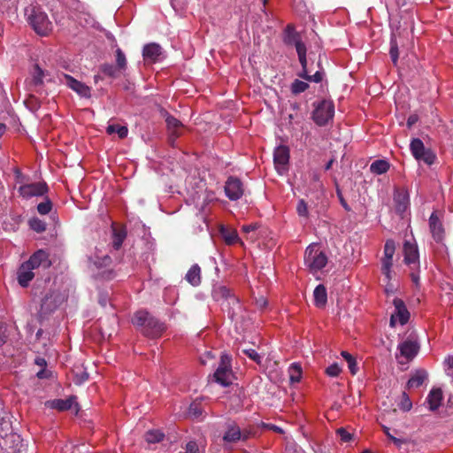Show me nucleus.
<instances>
[{"label":"nucleus","instance_id":"4468645a","mask_svg":"<svg viewBox=\"0 0 453 453\" xmlns=\"http://www.w3.org/2000/svg\"><path fill=\"white\" fill-rule=\"evenodd\" d=\"M63 302V297L57 292H50L47 294L42 300L41 303V315H47L54 311Z\"/></svg>","mask_w":453,"mask_h":453},{"label":"nucleus","instance_id":"39448f33","mask_svg":"<svg viewBox=\"0 0 453 453\" xmlns=\"http://www.w3.org/2000/svg\"><path fill=\"white\" fill-rule=\"evenodd\" d=\"M213 378L215 381L223 387L231 385L235 380L234 374L231 368V357L227 354H222L220 363L216 369Z\"/></svg>","mask_w":453,"mask_h":453},{"label":"nucleus","instance_id":"4d7b16f0","mask_svg":"<svg viewBox=\"0 0 453 453\" xmlns=\"http://www.w3.org/2000/svg\"><path fill=\"white\" fill-rule=\"evenodd\" d=\"M183 453H199L198 445L196 441H190L186 444Z\"/></svg>","mask_w":453,"mask_h":453},{"label":"nucleus","instance_id":"09e8293b","mask_svg":"<svg viewBox=\"0 0 453 453\" xmlns=\"http://www.w3.org/2000/svg\"><path fill=\"white\" fill-rule=\"evenodd\" d=\"M395 251V245L394 241L388 240L384 246V257H393Z\"/></svg>","mask_w":453,"mask_h":453},{"label":"nucleus","instance_id":"72a5a7b5","mask_svg":"<svg viewBox=\"0 0 453 453\" xmlns=\"http://www.w3.org/2000/svg\"><path fill=\"white\" fill-rule=\"evenodd\" d=\"M392 265H393V257H383V258L381 259V271L388 281H389L392 278V276H391Z\"/></svg>","mask_w":453,"mask_h":453},{"label":"nucleus","instance_id":"7c9ffc66","mask_svg":"<svg viewBox=\"0 0 453 453\" xmlns=\"http://www.w3.org/2000/svg\"><path fill=\"white\" fill-rule=\"evenodd\" d=\"M389 169V163L386 160H375L370 165V171L375 174H382Z\"/></svg>","mask_w":453,"mask_h":453},{"label":"nucleus","instance_id":"4be33fe9","mask_svg":"<svg viewBox=\"0 0 453 453\" xmlns=\"http://www.w3.org/2000/svg\"><path fill=\"white\" fill-rule=\"evenodd\" d=\"M164 117L165 118V122L167 125L168 131L170 133L171 138L176 139L181 134V129L183 127L182 123L171 116L167 112L164 113Z\"/></svg>","mask_w":453,"mask_h":453},{"label":"nucleus","instance_id":"774afa93","mask_svg":"<svg viewBox=\"0 0 453 453\" xmlns=\"http://www.w3.org/2000/svg\"><path fill=\"white\" fill-rule=\"evenodd\" d=\"M266 304L267 302L264 297H260L259 299L257 300V305L259 306L260 308L265 307Z\"/></svg>","mask_w":453,"mask_h":453},{"label":"nucleus","instance_id":"e433bc0d","mask_svg":"<svg viewBox=\"0 0 453 453\" xmlns=\"http://www.w3.org/2000/svg\"><path fill=\"white\" fill-rule=\"evenodd\" d=\"M203 412L201 403L196 400L190 403L188 408V416L193 418H199Z\"/></svg>","mask_w":453,"mask_h":453},{"label":"nucleus","instance_id":"f03ea898","mask_svg":"<svg viewBox=\"0 0 453 453\" xmlns=\"http://www.w3.org/2000/svg\"><path fill=\"white\" fill-rule=\"evenodd\" d=\"M26 15L29 25L39 35H48L52 31V23L40 7L30 6L27 8Z\"/></svg>","mask_w":453,"mask_h":453},{"label":"nucleus","instance_id":"f3484780","mask_svg":"<svg viewBox=\"0 0 453 453\" xmlns=\"http://www.w3.org/2000/svg\"><path fill=\"white\" fill-rule=\"evenodd\" d=\"M428 223L430 233L434 240L437 242H441L444 238V227L436 211L431 214Z\"/></svg>","mask_w":453,"mask_h":453},{"label":"nucleus","instance_id":"37998d69","mask_svg":"<svg viewBox=\"0 0 453 453\" xmlns=\"http://www.w3.org/2000/svg\"><path fill=\"white\" fill-rule=\"evenodd\" d=\"M29 226H30L31 229H33L34 231H35L37 233H42L46 229L45 222L37 218H34V219H30Z\"/></svg>","mask_w":453,"mask_h":453},{"label":"nucleus","instance_id":"a211bd4d","mask_svg":"<svg viewBox=\"0 0 453 453\" xmlns=\"http://www.w3.org/2000/svg\"><path fill=\"white\" fill-rule=\"evenodd\" d=\"M283 42L287 45L295 46L296 50L299 46H305L301 40L299 33L296 31L295 27L291 24L288 25L283 32Z\"/></svg>","mask_w":453,"mask_h":453},{"label":"nucleus","instance_id":"c85d7f7f","mask_svg":"<svg viewBox=\"0 0 453 453\" xmlns=\"http://www.w3.org/2000/svg\"><path fill=\"white\" fill-rule=\"evenodd\" d=\"M289 380L291 384L299 382L302 378V368L299 364L293 363L290 365L288 370Z\"/></svg>","mask_w":453,"mask_h":453},{"label":"nucleus","instance_id":"b1692460","mask_svg":"<svg viewBox=\"0 0 453 453\" xmlns=\"http://www.w3.org/2000/svg\"><path fill=\"white\" fill-rule=\"evenodd\" d=\"M242 438V431L235 422L227 423L226 431L223 436V440L226 442H236Z\"/></svg>","mask_w":453,"mask_h":453},{"label":"nucleus","instance_id":"69168bd1","mask_svg":"<svg viewBox=\"0 0 453 453\" xmlns=\"http://www.w3.org/2000/svg\"><path fill=\"white\" fill-rule=\"evenodd\" d=\"M397 448H401L403 444L406 443L407 441L405 439L391 437L390 440Z\"/></svg>","mask_w":453,"mask_h":453},{"label":"nucleus","instance_id":"c9c22d12","mask_svg":"<svg viewBox=\"0 0 453 453\" xmlns=\"http://www.w3.org/2000/svg\"><path fill=\"white\" fill-rule=\"evenodd\" d=\"M107 133L109 134H117L119 138H125L128 134V129L125 126L109 125L107 127Z\"/></svg>","mask_w":453,"mask_h":453},{"label":"nucleus","instance_id":"1a4fd4ad","mask_svg":"<svg viewBox=\"0 0 453 453\" xmlns=\"http://www.w3.org/2000/svg\"><path fill=\"white\" fill-rule=\"evenodd\" d=\"M398 350L400 352V356H397L399 362H408L417 356L419 350V344L416 340L408 339L398 345Z\"/></svg>","mask_w":453,"mask_h":453},{"label":"nucleus","instance_id":"5701e85b","mask_svg":"<svg viewBox=\"0 0 453 453\" xmlns=\"http://www.w3.org/2000/svg\"><path fill=\"white\" fill-rule=\"evenodd\" d=\"M404 262L407 265L416 264L418 260V250L416 244L405 242L403 244Z\"/></svg>","mask_w":453,"mask_h":453},{"label":"nucleus","instance_id":"393cba45","mask_svg":"<svg viewBox=\"0 0 453 453\" xmlns=\"http://www.w3.org/2000/svg\"><path fill=\"white\" fill-rule=\"evenodd\" d=\"M186 280L193 287H197L201 283V269L197 264L193 265L185 276Z\"/></svg>","mask_w":453,"mask_h":453},{"label":"nucleus","instance_id":"0e129e2a","mask_svg":"<svg viewBox=\"0 0 453 453\" xmlns=\"http://www.w3.org/2000/svg\"><path fill=\"white\" fill-rule=\"evenodd\" d=\"M257 228V224H250V225H243L242 229L244 233L250 234V232H254Z\"/></svg>","mask_w":453,"mask_h":453},{"label":"nucleus","instance_id":"7ed1b4c3","mask_svg":"<svg viewBox=\"0 0 453 453\" xmlns=\"http://www.w3.org/2000/svg\"><path fill=\"white\" fill-rule=\"evenodd\" d=\"M212 296L217 302L221 303L223 309L228 310V316L232 319L241 310L238 298L226 286L215 287L212 290Z\"/></svg>","mask_w":453,"mask_h":453},{"label":"nucleus","instance_id":"2f4dec72","mask_svg":"<svg viewBox=\"0 0 453 453\" xmlns=\"http://www.w3.org/2000/svg\"><path fill=\"white\" fill-rule=\"evenodd\" d=\"M391 405H394L393 401L396 403V408L402 411H409L412 408L411 398H388Z\"/></svg>","mask_w":453,"mask_h":453},{"label":"nucleus","instance_id":"20e7f679","mask_svg":"<svg viewBox=\"0 0 453 453\" xmlns=\"http://www.w3.org/2000/svg\"><path fill=\"white\" fill-rule=\"evenodd\" d=\"M304 263L312 273H317L327 264V257L317 243H311L305 250Z\"/></svg>","mask_w":453,"mask_h":453},{"label":"nucleus","instance_id":"603ef678","mask_svg":"<svg viewBox=\"0 0 453 453\" xmlns=\"http://www.w3.org/2000/svg\"><path fill=\"white\" fill-rule=\"evenodd\" d=\"M336 434L339 435L342 442H349L352 440V434L349 433L344 427H340L336 430Z\"/></svg>","mask_w":453,"mask_h":453},{"label":"nucleus","instance_id":"f704fd0d","mask_svg":"<svg viewBox=\"0 0 453 453\" xmlns=\"http://www.w3.org/2000/svg\"><path fill=\"white\" fill-rule=\"evenodd\" d=\"M341 356L348 363V367H349L350 372L352 374H356L358 371V366H357L355 357L351 354H349V352L344 351V350L341 352Z\"/></svg>","mask_w":453,"mask_h":453},{"label":"nucleus","instance_id":"680f3d73","mask_svg":"<svg viewBox=\"0 0 453 453\" xmlns=\"http://www.w3.org/2000/svg\"><path fill=\"white\" fill-rule=\"evenodd\" d=\"M443 391L440 387H434L427 396H442Z\"/></svg>","mask_w":453,"mask_h":453},{"label":"nucleus","instance_id":"473e14b6","mask_svg":"<svg viewBox=\"0 0 453 453\" xmlns=\"http://www.w3.org/2000/svg\"><path fill=\"white\" fill-rule=\"evenodd\" d=\"M144 438L148 443H157L163 441L165 434L160 430H150L146 432Z\"/></svg>","mask_w":453,"mask_h":453},{"label":"nucleus","instance_id":"423d86ee","mask_svg":"<svg viewBox=\"0 0 453 453\" xmlns=\"http://www.w3.org/2000/svg\"><path fill=\"white\" fill-rule=\"evenodd\" d=\"M16 173V182L18 184H20L18 191L20 196H22L24 199H30L35 196H43L47 192V186L43 182H36V183H30V184H24V179L25 177L22 175V173L17 170L15 172Z\"/></svg>","mask_w":453,"mask_h":453},{"label":"nucleus","instance_id":"de8ad7c7","mask_svg":"<svg viewBox=\"0 0 453 453\" xmlns=\"http://www.w3.org/2000/svg\"><path fill=\"white\" fill-rule=\"evenodd\" d=\"M296 212L299 217L307 219L309 217L308 205L303 199H300L296 205Z\"/></svg>","mask_w":453,"mask_h":453},{"label":"nucleus","instance_id":"bb28decb","mask_svg":"<svg viewBox=\"0 0 453 453\" xmlns=\"http://www.w3.org/2000/svg\"><path fill=\"white\" fill-rule=\"evenodd\" d=\"M151 316L146 311H138L134 313V318L132 319L133 324L138 327L142 333L143 332V327L147 325L150 319H151Z\"/></svg>","mask_w":453,"mask_h":453},{"label":"nucleus","instance_id":"58836bf2","mask_svg":"<svg viewBox=\"0 0 453 453\" xmlns=\"http://www.w3.org/2000/svg\"><path fill=\"white\" fill-rule=\"evenodd\" d=\"M309 85L307 82L300 81V80H295L291 84V92L295 95L300 94L302 92H304L308 88Z\"/></svg>","mask_w":453,"mask_h":453},{"label":"nucleus","instance_id":"8fccbe9b","mask_svg":"<svg viewBox=\"0 0 453 453\" xmlns=\"http://www.w3.org/2000/svg\"><path fill=\"white\" fill-rule=\"evenodd\" d=\"M443 398H427L425 402V405H427L430 411H436L441 404Z\"/></svg>","mask_w":453,"mask_h":453},{"label":"nucleus","instance_id":"4c0bfd02","mask_svg":"<svg viewBox=\"0 0 453 453\" xmlns=\"http://www.w3.org/2000/svg\"><path fill=\"white\" fill-rule=\"evenodd\" d=\"M91 262L96 269L100 270L103 267L110 265L111 259L108 255H103L102 257H96Z\"/></svg>","mask_w":453,"mask_h":453},{"label":"nucleus","instance_id":"49530a36","mask_svg":"<svg viewBox=\"0 0 453 453\" xmlns=\"http://www.w3.org/2000/svg\"><path fill=\"white\" fill-rule=\"evenodd\" d=\"M52 209V203L46 198L37 205V211L41 215H47Z\"/></svg>","mask_w":453,"mask_h":453},{"label":"nucleus","instance_id":"9b49d317","mask_svg":"<svg viewBox=\"0 0 453 453\" xmlns=\"http://www.w3.org/2000/svg\"><path fill=\"white\" fill-rule=\"evenodd\" d=\"M75 398H66L65 400L61 398H54L52 400L46 401L44 403L45 407L50 409H56L59 411L72 410L75 415L80 411V405L74 402Z\"/></svg>","mask_w":453,"mask_h":453},{"label":"nucleus","instance_id":"dca6fc26","mask_svg":"<svg viewBox=\"0 0 453 453\" xmlns=\"http://www.w3.org/2000/svg\"><path fill=\"white\" fill-rule=\"evenodd\" d=\"M64 78L67 87L75 91L80 96L84 98H89L91 96V88L88 86L68 74H65Z\"/></svg>","mask_w":453,"mask_h":453},{"label":"nucleus","instance_id":"a878e982","mask_svg":"<svg viewBox=\"0 0 453 453\" xmlns=\"http://www.w3.org/2000/svg\"><path fill=\"white\" fill-rule=\"evenodd\" d=\"M313 296L314 303L317 307L321 308L326 305L327 302V293L324 285L319 284L315 288L313 291Z\"/></svg>","mask_w":453,"mask_h":453},{"label":"nucleus","instance_id":"c756f323","mask_svg":"<svg viewBox=\"0 0 453 453\" xmlns=\"http://www.w3.org/2000/svg\"><path fill=\"white\" fill-rule=\"evenodd\" d=\"M35 364L41 368L36 372V376L39 379H48L51 376V372L46 368L47 362L43 357H36Z\"/></svg>","mask_w":453,"mask_h":453},{"label":"nucleus","instance_id":"5fc2aeb1","mask_svg":"<svg viewBox=\"0 0 453 453\" xmlns=\"http://www.w3.org/2000/svg\"><path fill=\"white\" fill-rule=\"evenodd\" d=\"M390 57L393 63L395 65L398 59V47L396 42L393 39L391 40Z\"/></svg>","mask_w":453,"mask_h":453},{"label":"nucleus","instance_id":"a18cd8bd","mask_svg":"<svg viewBox=\"0 0 453 453\" xmlns=\"http://www.w3.org/2000/svg\"><path fill=\"white\" fill-rule=\"evenodd\" d=\"M101 72L109 76V77H117L118 71H119L116 66L111 64H104L100 67Z\"/></svg>","mask_w":453,"mask_h":453},{"label":"nucleus","instance_id":"052dcab7","mask_svg":"<svg viewBox=\"0 0 453 453\" xmlns=\"http://www.w3.org/2000/svg\"><path fill=\"white\" fill-rule=\"evenodd\" d=\"M261 426L263 427H265L267 429L273 430V431H274L276 433H279V434H283L284 433L282 428H280L278 426L273 425V424H266V423L262 422Z\"/></svg>","mask_w":453,"mask_h":453},{"label":"nucleus","instance_id":"e2e57ef3","mask_svg":"<svg viewBox=\"0 0 453 453\" xmlns=\"http://www.w3.org/2000/svg\"><path fill=\"white\" fill-rule=\"evenodd\" d=\"M88 378V374L86 372H81V374H76L75 376V382L77 384H81L84 381H86Z\"/></svg>","mask_w":453,"mask_h":453},{"label":"nucleus","instance_id":"bf43d9fd","mask_svg":"<svg viewBox=\"0 0 453 453\" xmlns=\"http://www.w3.org/2000/svg\"><path fill=\"white\" fill-rule=\"evenodd\" d=\"M26 104L29 107V109L33 111H35L39 109L40 105L36 99L35 97H30L27 101H26Z\"/></svg>","mask_w":453,"mask_h":453},{"label":"nucleus","instance_id":"2eb2a0df","mask_svg":"<svg viewBox=\"0 0 453 453\" xmlns=\"http://www.w3.org/2000/svg\"><path fill=\"white\" fill-rule=\"evenodd\" d=\"M395 211L401 216L407 211L410 206V196L406 189H395L394 192Z\"/></svg>","mask_w":453,"mask_h":453},{"label":"nucleus","instance_id":"aec40b11","mask_svg":"<svg viewBox=\"0 0 453 453\" xmlns=\"http://www.w3.org/2000/svg\"><path fill=\"white\" fill-rule=\"evenodd\" d=\"M428 377V373L424 369H418L411 372L407 381V388L409 390L419 388Z\"/></svg>","mask_w":453,"mask_h":453},{"label":"nucleus","instance_id":"6ab92c4d","mask_svg":"<svg viewBox=\"0 0 453 453\" xmlns=\"http://www.w3.org/2000/svg\"><path fill=\"white\" fill-rule=\"evenodd\" d=\"M165 327L164 324L160 323L155 318H151L147 325L143 327L142 334L150 338L159 337L165 331Z\"/></svg>","mask_w":453,"mask_h":453},{"label":"nucleus","instance_id":"f8f14e48","mask_svg":"<svg viewBox=\"0 0 453 453\" xmlns=\"http://www.w3.org/2000/svg\"><path fill=\"white\" fill-rule=\"evenodd\" d=\"M395 312L390 318V326H395L396 324L404 325L408 322L410 313L407 311L404 303L398 298L394 299Z\"/></svg>","mask_w":453,"mask_h":453},{"label":"nucleus","instance_id":"6e6d98bb","mask_svg":"<svg viewBox=\"0 0 453 453\" xmlns=\"http://www.w3.org/2000/svg\"><path fill=\"white\" fill-rule=\"evenodd\" d=\"M243 352L257 364L261 363V356L253 349H244Z\"/></svg>","mask_w":453,"mask_h":453},{"label":"nucleus","instance_id":"6e6552de","mask_svg":"<svg viewBox=\"0 0 453 453\" xmlns=\"http://www.w3.org/2000/svg\"><path fill=\"white\" fill-rule=\"evenodd\" d=\"M410 149L416 159L423 161L427 165H432L434 163L435 159L434 154L425 148L424 143L420 139H412L410 144Z\"/></svg>","mask_w":453,"mask_h":453},{"label":"nucleus","instance_id":"ddd939ff","mask_svg":"<svg viewBox=\"0 0 453 453\" xmlns=\"http://www.w3.org/2000/svg\"><path fill=\"white\" fill-rule=\"evenodd\" d=\"M225 193L232 201L240 199L244 193L242 182L236 177H229L225 184Z\"/></svg>","mask_w":453,"mask_h":453},{"label":"nucleus","instance_id":"9d476101","mask_svg":"<svg viewBox=\"0 0 453 453\" xmlns=\"http://www.w3.org/2000/svg\"><path fill=\"white\" fill-rule=\"evenodd\" d=\"M289 161V150L287 146L280 145L274 150L273 163L276 171L280 174H283L288 171Z\"/></svg>","mask_w":453,"mask_h":453},{"label":"nucleus","instance_id":"0eeeda50","mask_svg":"<svg viewBox=\"0 0 453 453\" xmlns=\"http://www.w3.org/2000/svg\"><path fill=\"white\" fill-rule=\"evenodd\" d=\"M312 119L318 126H325L334 115V105L331 100H321L313 104Z\"/></svg>","mask_w":453,"mask_h":453},{"label":"nucleus","instance_id":"a19ab883","mask_svg":"<svg viewBox=\"0 0 453 453\" xmlns=\"http://www.w3.org/2000/svg\"><path fill=\"white\" fill-rule=\"evenodd\" d=\"M299 62L302 65V71L300 73H304L307 70V58H306V46H299L296 50Z\"/></svg>","mask_w":453,"mask_h":453},{"label":"nucleus","instance_id":"412c9836","mask_svg":"<svg viewBox=\"0 0 453 453\" xmlns=\"http://www.w3.org/2000/svg\"><path fill=\"white\" fill-rule=\"evenodd\" d=\"M142 55L146 61L157 62L162 55V49L157 43H150L143 47Z\"/></svg>","mask_w":453,"mask_h":453},{"label":"nucleus","instance_id":"f257e3e1","mask_svg":"<svg viewBox=\"0 0 453 453\" xmlns=\"http://www.w3.org/2000/svg\"><path fill=\"white\" fill-rule=\"evenodd\" d=\"M50 266L48 253L40 250L34 253L30 258L24 262L18 271V281L22 287L28 286L35 277L34 270L39 267L48 268Z\"/></svg>","mask_w":453,"mask_h":453},{"label":"nucleus","instance_id":"79ce46f5","mask_svg":"<svg viewBox=\"0 0 453 453\" xmlns=\"http://www.w3.org/2000/svg\"><path fill=\"white\" fill-rule=\"evenodd\" d=\"M116 67L119 71H123L127 68V58L124 52L120 49H117L116 50Z\"/></svg>","mask_w":453,"mask_h":453},{"label":"nucleus","instance_id":"c03bdc74","mask_svg":"<svg viewBox=\"0 0 453 453\" xmlns=\"http://www.w3.org/2000/svg\"><path fill=\"white\" fill-rule=\"evenodd\" d=\"M126 238V233L124 231H114L112 245L115 250H119Z\"/></svg>","mask_w":453,"mask_h":453},{"label":"nucleus","instance_id":"3c124183","mask_svg":"<svg viewBox=\"0 0 453 453\" xmlns=\"http://www.w3.org/2000/svg\"><path fill=\"white\" fill-rule=\"evenodd\" d=\"M341 372L342 368L337 363L332 364L326 370V373L330 377H337Z\"/></svg>","mask_w":453,"mask_h":453},{"label":"nucleus","instance_id":"13d9d810","mask_svg":"<svg viewBox=\"0 0 453 453\" xmlns=\"http://www.w3.org/2000/svg\"><path fill=\"white\" fill-rule=\"evenodd\" d=\"M43 71L38 66H35L34 81L35 84H41L42 82Z\"/></svg>","mask_w":453,"mask_h":453},{"label":"nucleus","instance_id":"338daca9","mask_svg":"<svg viewBox=\"0 0 453 453\" xmlns=\"http://www.w3.org/2000/svg\"><path fill=\"white\" fill-rule=\"evenodd\" d=\"M96 277L109 280V279H111V277H112V272L111 271H103L102 273H98L96 274Z\"/></svg>","mask_w":453,"mask_h":453},{"label":"nucleus","instance_id":"ea45409f","mask_svg":"<svg viewBox=\"0 0 453 453\" xmlns=\"http://www.w3.org/2000/svg\"><path fill=\"white\" fill-rule=\"evenodd\" d=\"M298 76L311 82H320L323 79V73L317 71L313 75H309L308 71L304 73H299Z\"/></svg>","mask_w":453,"mask_h":453},{"label":"nucleus","instance_id":"cd10ccee","mask_svg":"<svg viewBox=\"0 0 453 453\" xmlns=\"http://www.w3.org/2000/svg\"><path fill=\"white\" fill-rule=\"evenodd\" d=\"M220 234H221L222 238L224 239V241L226 242V243L228 245H232V244H234L239 242L241 243H242L240 241L237 232L234 229H229L225 226H221L220 227Z\"/></svg>","mask_w":453,"mask_h":453},{"label":"nucleus","instance_id":"864d4df0","mask_svg":"<svg viewBox=\"0 0 453 453\" xmlns=\"http://www.w3.org/2000/svg\"><path fill=\"white\" fill-rule=\"evenodd\" d=\"M394 403V405H391L390 402L388 400V398H386L382 403H381V409L384 412H387V413H389V412H396L397 411V408H396V403H395L394 401L392 402Z\"/></svg>","mask_w":453,"mask_h":453}]
</instances>
